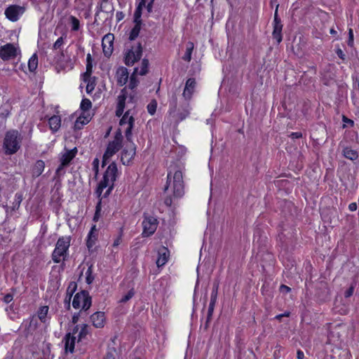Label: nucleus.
<instances>
[{"instance_id":"nucleus-17","label":"nucleus","mask_w":359,"mask_h":359,"mask_svg":"<svg viewBox=\"0 0 359 359\" xmlns=\"http://www.w3.org/2000/svg\"><path fill=\"white\" fill-rule=\"evenodd\" d=\"M117 167L115 163H111L106 170L104 176V178L109 179L111 180V184H114V182L116 179L117 175Z\"/></svg>"},{"instance_id":"nucleus-20","label":"nucleus","mask_w":359,"mask_h":359,"mask_svg":"<svg viewBox=\"0 0 359 359\" xmlns=\"http://www.w3.org/2000/svg\"><path fill=\"white\" fill-rule=\"evenodd\" d=\"M50 128L53 131L56 132L60 127L61 118L59 116L54 115L49 118L48 121Z\"/></svg>"},{"instance_id":"nucleus-13","label":"nucleus","mask_w":359,"mask_h":359,"mask_svg":"<svg viewBox=\"0 0 359 359\" xmlns=\"http://www.w3.org/2000/svg\"><path fill=\"white\" fill-rule=\"evenodd\" d=\"M196 82L195 79L189 78L187 79L186 84H185L184 91H183V96L186 99H188V100L191 99V97L194 93V89L196 87Z\"/></svg>"},{"instance_id":"nucleus-28","label":"nucleus","mask_w":359,"mask_h":359,"mask_svg":"<svg viewBox=\"0 0 359 359\" xmlns=\"http://www.w3.org/2000/svg\"><path fill=\"white\" fill-rule=\"evenodd\" d=\"M38 66V57L36 54L33 55L28 62V67L30 72L36 70Z\"/></svg>"},{"instance_id":"nucleus-53","label":"nucleus","mask_w":359,"mask_h":359,"mask_svg":"<svg viewBox=\"0 0 359 359\" xmlns=\"http://www.w3.org/2000/svg\"><path fill=\"white\" fill-rule=\"evenodd\" d=\"M131 116H129V111H126L125 114L123 116L121 119L120 120V125L123 126L125 124L128 125V118H130Z\"/></svg>"},{"instance_id":"nucleus-60","label":"nucleus","mask_w":359,"mask_h":359,"mask_svg":"<svg viewBox=\"0 0 359 359\" xmlns=\"http://www.w3.org/2000/svg\"><path fill=\"white\" fill-rule=\"evenodd\" d=\"M13 299V294H7L4 297V301L5 303H10Z\"/></svg>"},{"instance_id":"nucleus-18","label":"nucleus","mask_w":359,"mask_h":359,"mask_svg":"<svg viewBox=\"0 0 359 359\" xmlns=\"http://www.w3.org/2000/svg\"><path fill=\"white\" fill-rule=\"evenodd\" d=\"M283 25H273L272 37L275 39L278 44L283 40Z\"/></svg>"},{"instance_id":"nucleus-51","label":"nucleus","mask_w":359,"mask_h":359,"mask_svg":"<svg viewBox=\"0 0 359 359\" xmlns=\"http://www.w3.org/2000/svg\"><path fill=\"white\" fill-rule=\"evenodd\" d=\"M345 134L351 137L352 140L358 139V133L355 130L346 131Z\"/></svg>"},{"instance_id":"nucleus-1","label":"nucleus","mask_w":359,"mask_h":359,"mask_svg":"<svg viewBox=\"0 0 359 359\" xmlns=\"http://www.w3.org/2000/svg\"><path fill=\"white\" fill-rule=\"evenodd\" d=\"M184 165L177 163L170 166L166 184L163 189V202L168 207L175 205V201L184 195Z\"/></svg>"},{"instance_id":"nucleus-12","label":"nucleus","mask_w":359,"mask_h":359,"mask_svg":"<svg viewBox=\"0 0 359 359\" xmlns=\"http://www.w3.org/2000/svg\"><path fill=\"white\" fill-rule=\"evenodd\" d=\"M142 55V50H141V46L139 44V46L136 48L135 50H130L128 51L127 55L125 57V62L126 65H133L136 61L140 59Z\"/></svg>"},{"instance_id":"nucleus-46","label":"nucleus","mask_w":359,"mask_h":359,"mask_svg":"<svg viewBox=\"0 0 359 359\" xmlns=\"http://www.w3.org/2000/svg\"><path fill=\"white\" fill-rule=\"evenodd\" d=\"M218 287H219V285L215 283L213 285V287H212V292H211L210 301L216 302L217 297Z\"/></svg>"},{"instance_id":"nucleus-61","label":"nucleus","mask_w":359,"mask_h":359,"mask_svg":"<svg viewBox=\"0 0 359 359\" xmlns=\"http://www.w3.org/2000/svg\"><path fill=\"white\" fill-rule=\"evenodd\" d=\"M62 256V255H57V254L55 253V251H53V255H52L53 262L55 263H59L60 262V257Z\"/></svg>"},{"instance_id":"nucleus-23","label":"nucleus","mask_w":359,"mask_h":359,"mask_svg":"<svg viewBox=\"0 0 359 359\" xmlns=\"http://www.w3.org/2000/svg\"><path fill=\"white\" fill-rule=\"evenodd\" d=\"M342 153L344 157H358L357 150L352 147L343 146Z\"/></svg>"},{"instance_id":"nucleus-2","label":"nucleus","mask_w":359,"mask_h":359,"mask_svg":"<svg viewBox=\"0 0 359 359\" xmlns=\"http://www.w3.org/2000/svg\"><path fill=\"white\" fill-rule=\"evenodd\" d=\"M92 304L91 297L87 290H82L76 294L72 302L74 309H79L81 306L83 311H86Z\"/></svg>"},{"instance_id":"nucleus-26","label":"nucleus","mask_w":359,"mask_h":359,"mask_svg":"<svg viewBox=\"0 0 359 359\" xmlns=\"http://www.w3.org/2000/svg\"><path fill=\"white\" fill-rule=\"evenodd\" d=\"M135 22V26L132 29V30L130 33V36H129V39L130 41L135 40L137 37V36L139 35L140 29H141L142 22Z\"/></svg>"},{"instance_id":"nucleus-45","label":"nucleus","mask_w":359,"mask_h":359,"mask_svg":"<svg viewBox=\"0 0 359 359\" xmlns=\"http://www.w3.org/2000/svg\"><path fill=\"white\" fill-rule=\"evenodd\" d=\"M278 6H279L278 4H276V11H275V13H274L273 25H283L281 20L278 17Z\"/></svg>"},{"instance_id":"nucleus-6","label":"nucleus","mask_w":359,"mask_h":359,"mask_svg":"<svg viewBox=\"0 0 359 359\" xmlns=\"http://www.w3.org/2000/svg\"><path fill=\"white\" fill-rule=\"evenodd\" d=\"M155 0H141L134 13V22H141L142 8L145 6L149 13L151 12Z\"/></svg>"},{"instance_id":"nucleus-32","label":"nucleus","mask_w":359,"mask_h":359,"mask_svg":"<svg viewBox=\"0 0 359 359\" xmlns=\"http://www.w3.org/2000/svg\"><path fill=\"white\" fill-rule=\"evenodd\" d=\"M128 98L126 90L124 88L121 90V94L118 97V106L125 108L126 101Z\"/></svg>"},{"instance_id":"nucleus-7","label":"nucleus","mask_w":359,"mask_h":359,"mask_svg":"<svg viewBox=\"0 0 359 359\" xmlns=\"http://www.w3.org/2000/svg\"><path fill=\"white\" fill-rule=\"evenodd\" d=\"M17 49L12 43H7L0 47V57L8 60L16 56Z\"/></svg>"},{"instance_id":"nucleus-25","label":"nucleus","mask_w":359,"mask_h":359,"mask_svg":"<svg viewBox=\"0 0 359 359\" xmlns=\"http://www.w3.org/2000/svg\"><path fill=\"white\" fill-rule=\"evenodd\" d=\"M89 122V118L88 116H80L78 117L74 123V129L80 130L82 127Z\"/></svg>"},{"instance_id":"nucleus-43","label":"nucleus","mask_w":359,"mask_h":359,"mask_svg":"<svg viewBox=\"0 0 359 359\" xmlns=\"http://www.w3.org/2000/svg\"><path fill=\"white\" fill-rule=\"evenodd\" d=\"M72 29L74 31H77L79 29V20L74 16H71Z\"/></svg>"},{"instance_id":"nucleus-37","label":"nucleus","mask_w":359,"mask_h":359,"mask_svg":"<svg viewBox=\"0 0 359 359\" xmlns=\"http://www.w3.org/2000/svg\"><path fill=\"white\" fill-rule=\"evenodd\" d=\"M94 279H95V277L93 275V266L90 265L86 271V283L90 285L93 282Z\"/></svg>"},{"instance_id":"nucleus-39","label":"nucleus","mask_w":359,"mask_h":359,"mask_svg":"<svg viewBox=\"0 0 359 359\" xmlns=\"http://www.w3.org/2000/svg\"><path fill=\"white\" fill-rule=\"evenodd\" d=\"M96 241V238L95 235H92V232H89L88 236V239L86 242V245L88 248L90 250L95 245Z\"/></svg>"},{"instance_id":"nucleus-29","label":"nucleus","mask_w":359,"mask_h":359,"mask_svg":"<svg viewBox=\"0 0 359 359\" xmlns=\"http://www.w3.org/2000/svg\"><path fill=\"white\" fill-rule=\"evenodd\" d=\"M171 152H174L177 157H183L187 154V149L183 146L172 147Z\"/></svg>"},{"instance_id":"nucleus-36","label":"nucleus","mask_w":359,"mask_h":359,"mask_svg":"<svg viewBox=\"0 0 359 359\" xmlns=\"http://www.w3.org/2000/svg\"><path fill=\"white\" fill-rule=\"evenodd\" d=\"M77 287V284L75 282H71L67 287V293L69 294V302L71 300V298L76 291Z\"/></svg>"},{"instance_id":"nucleus-10","label":"nucleus","mask_w":359,"mask_h":359,"mask_svg":"<svg viewBox=\"0 0 359 359\" xmlns=\"http://www.w3.org/2000/svg\"><path fill=\"white\" fill-rule=\"evenodd\" d=\"M79 331V326L76 325L73 330L72 333H67L65 337V346L66 351H69L70 353H73L74 350L76 337L73 336L76 334Z\"/></svg>"},{"instance_id":"nucleus-40","label":"nucleus","mask_w":359,"mask_h":359,"mask_svg":"<svg viewBox=\"0 0 359 359\" xmlns=\"http://www.w3.org/2000/svg\"><path fill=\"white\" fill-rule=\"evenodd\" d=\"M92 107V103L88 99H83L81 103V109L83 111H87Z\"/></svg>"},{"instance_id":"nucleus-59","label":"nucleus","mask_w":359,"mask_h":359,"mask_svg":"<svg viewBox=\"0 0 359 359\" xmlns=\"http://www.w3.org/2000/svg\"><path fill=\"white\" fill-rule=\"evenodd\" d=\"M215 303H216V302H212V301H210V302L209 307H208V316H212V314Z\"/></svg>"},{"instance_id":"nucleus-38","label":"nucleus","mask_w":359,"mask_h":359,"mask_svg":"<svg viewBox=\"0 0 359 359\" xmlns=\"http://www.w3.org/2000/svg\"><path fill=\"white\" fill-rule=\"evenodd\" d=\"M65 152L62 157H75L78 152L76 147H74L73 149H67L65 147Z\"/></svg>"},{"instance_id":"nucleus-52","label":"nucleus","mask_w":359,"mask_h":359,"mask_svg":"<svg viewBox=\"0 0 359 359\" xmlns=\"http://www.w3.org/2000/svg\"><path fill=\"white\" fill-rule=\"evenodd\" d=\"M288 137L292 140L300 139L303 137V134L302 132H292Z\"/></svg>"},{"instance_id":"nucleus-63","label":"nucleus","mask_w":359,"mask_h":359,"mask_svg":"<svg viewBox=\"0 0 359 359\" xmlns=\"http://www.w3.org/2000/svg\"><path fill=\"white\" fill-rule=\"evenodd\" d=\"M280 290L283 293H287L290 291V288L285 285H281L280 287Z\"/></svg>"},{"instance_id":"nucleus-15","label":"nucleus","mask_w":359,"mask_h":359,"mask_svg":"<svg viewBox=\"0 0 359 359\" xmlns=\"http://www.w3.org/2000/svg\"><path fill=\"white\" fill-rule=\"evenodd\" d=\"M170 257V251L169 250L162 246L158 248V267L161 266L165 265Z\"/></svg>"},{"instance_id":"nucleus-58","label":"nucleus","mask_w":359,"mask_h":359,"mask_svg":"<svg viewBox=\"0 0 359 359\" xmlns=\"http://www.w3.org/2000/svg\"><path fill=\"white\" fill-rule=\"evenodd\" d=\"M92 68H93L92 64L86 65V72L84 74V77L90 76V74H92Z\"/></svg>"},{"instance_id":"nucleus-9","label":"nucleus","mask_w":359,"mask_h":359,"mask_svg":"<svg viewBox=\"0 0 359 359\" xmlns=\"http://www.w3.org/2000/svg\"><path fill=\"white\" fill-rule=\"evenodd\" d=\"M70 245V237H61L56 243L54 250L55 253L57 255H65Z\"/></svg>"},{"instance_id":"nucleus-47","label":"nucleus","mask_w":359,"mask_h":359,"mask_svg":"<svg viewBox=\"0 0 359 359\" xmlns=\"http://www.w3.org/2000/svg\"><path fill=\"white\" fill-rule=\"evenodd\" d=\"M134 291L133 290H130V291H128V292L124 295L120 300V302L121 303H126L127 302L128 300H130L133 296H134Z\"/></svg>"},{"instance_id":"nucleus-21","label":"nucleus","mask_w":359,"mask_h":359,"mask_svg":"<svg viewBox=\"0 0 359 359\" xmlns=\"http://www.w3.org/2000/svg\"><path fill=\"white\" fill-rule=\"evenodd\" d=\"M44 168L45 163L41 160L37 161L32 168L33 177H39L43 171Z\"/></svg>"},{"instance_id":"nucleus-49","label":"nucleus","mask_w":359,"mask_h":359,"mask_svg":"<svg viewBox=\"0 0 359 359\" xmlns=\"http://www.w3.org/2000/svg\"><path fill=\"white\" fill-rule=\"evenodd\" d=\"M149 65V61L147 60H143L142 62V67L140 71V74L144 75L147 72V67Z\"/></svg>"},{"instance_id":"nucleus-22","label":"nucleus","mask_w":359,"mask_h":359,"mask_svg":"<svg viewBox=\"0 0 359 359\" xmlns=\"http://www.w3.org/2000/svg\"><path fill=\"white\" fill-rule=\"evenodd\" d=\"M72 159V158H62L60 165L57 168L55 172V175L57 177H59L65 174V171L64 170V169L69 165Z\"/></svg>"},{"instance_id":"nucleus-16","label":"nucleus","mask_w":359,"mask_h":359,"mask_svg":"<svg viewBox=\"0 0 359 359\" xmlns=\"http://www.w3.org/2000/svg\"><path fill=\"white\" fill-rule=\"evenodd\" d=\"M117 83L122 86L126 83L128 79V69L125 67H119L116 71Z\"/></svg>"},{"instance_id":"nucleus-56","label":"nucleus","mask_w":359,"mask_h":359,"mask_svg":"<svg viewBox=\"0 0 359 359\" xmlns=\"http://www.w3.org/2000/svg\"><path fill=\"white\" fill-rule=\"evenodd\" d=\"M354 292V287L351 285L345 292H344V297L346 298H348L351 296L353 295Z\"/></svg>"},{"instance_id":"nucleus-5","label":"nucleus","mask_w":359,"mask_h":359,"mask_svg":"<svg viewBox=\"0 0 359 359\" xmlns=\"http://www.w3.org/2000/svg\"><path fill=\"white\" fill-rule=\"evenodd\" d=\"M143 232L142 236L147 237L152 235L157 228V219L145 215L144 219L142 222Z\"/></svg>"},{"instance_id":"nucleus-27","label":"nucleus","mask_w":359,"mask_h":359,"mask_svg":"<svg viewBox=\"0 0 359 359\" xmlns=\"http://www.w3.org/2000/svg\"><path fill=\"white\" fill-rule=\"evenodd\" d=\"M123 153L126 156H130V157L135 156L136 153L134 144L132 142L127 144L126 148L123 150Z\"/></svg>"},{"instance_id":"nucleus-4","label":"nucleus","mask_w":359,"mask_h":359,"mask_svg":"<svg viewBox=\"0 0 359 359\" xmlns=\"http://www.w3.org/2000/svg\"><path fill=\"white\" fill-rule=\"evenodd\" d=\"M122 133L120 130L116 132L114 139L108 144L106 151L102 157H110L114 155L122 147Z\"/></svg>"},{"instance_id":"nucleus-35","label":"nucleus","mask_w":359,"mask_h":359,"mask_svg":"<svg viewBox=\"0 0 359 359\" xmlns=\"http://www.w3.org/2000/svg\"><path fill=\"white\" fill-rule=\"evenodd\" d=\"M134 121L135 120L133 116L128 118V126L126 130V137L128 140H130V136L131 135V130L133 128Z\"/></svg>"},{"instance_id":"nucleus-64","label":"nucleus","mask_w":359,"mask_h":359,"mask_svg":"<svg viewBox=\"0 0 359 359\" xmlns=\"http://www.w3.org/2000/svg\"><path fill=\"white\" fill-rule=\"evenodd\" d=\"M357 203H351L348 205V210L351 212L355 211L357 210Z\"/></svg>"},{"instance_id":"nucleus-48","label":"nucleus","mask_w":359,"mask_h":359,"mask_svg":"<svg viewBox=\"0 0 359 359\" xmlns=\"http://www.w3.org/2000/svg\"><path fill=\"white\" fill-rule=\"evenodd\" d=\"M335 53L337 54V55L342 60V61H345L346 59V54L344 53V52L342 50V49L339 47V46H337L335 49Z\"/></svg>"},{"instance_id":"nucleus-57","label":"nucleus","mask_w":359,"mask_h":359,"mask_svg":"<svg viewBox=\"0 0 359 359\" xmlns=\"http://www.w3.org/2000/svg\"><path fill=\"white\" fill-rule=\"evenodd\" d=\"M100 201L99 202V203L96 205V210H95V215H94V218L93 219L95 221H97L100 217Z\"/></svg>"},{"instance_id":"nucleus-31","label":"nucleus","mask_w":359,"mask_h":359,"mask_svg":"<svg viewBox=\"0 0 359 359\" xmlns=\"http://www.w3.org/2000/svg\"><path fill=\"white\" fill-rule=\"evenodd\" d=\"M88 325L83 324L78 335V342L83 339H86V336L89 334Z\"/></svg>"},{"instance_id":"nucleus-55","label":"nucleus","mask_w":359,"mask_h":359,"mask_svg":"<svg viewBox=\"0 0 359 359\" xmlns=\"http://www.w3.org/2000/svg\"><path fill=\"white\" fill-rule=\"evenodd\" d=\"M137 81L136 80L134 75H132L130 79V83L128 85L129 88L131 90L134 89L137 86Z\"/></svg>"},{"instance_id":"nucleus-41","label":"nucleus","mask_w":359,"mask_h":359,"mask_svg":"<svg viewBox=\"0 0 359 359\" xmlns=\"http://www.w3.org/2000/svg\"><path fill=\"white\" fill-rule=\"evenodd\" d=\"M157 107V102L155 100H152L147 106L148 111L150 114L153 115L155 114Z\"/></svg>"},{"instance_id":"nucleus-33","label":"nucleus","mask_w":359,"mask_h":359,"mask_svg":"<svg viewBox=\"0 0 359 359\" xmlns=\"http://www.w3.org/2000/svg\"><path fill=\"white\" fill-rule=\"evenodd\" d=\"M22 201V195L21 194L17 193L15 196V201L13 203L12 210H18L20 205Z\"/></svg>"},{"instance_id":"nucleus-50","label":"nucleus","mask_w":359,"mask_h":359,"mask_svg":"<svg viewBox=\"0 0 359 359\" xmlns=\"http://www.w3.org/2000/svg\"><path fill=\"white\" fill-rule=\"evenodd\" d=\"M189 115V112L187 111L178 112L177 114V121L180 122L183 121L187 118V116Z\"/></svg>"},{"instance_id":"nucleus-11","label":"nucleus","mask_w":359,"mask_h":359,"mask_svg":"<svg viewBox=\"0 0 359 359\" xmlns=\"http://www.w3.org/2000/svg\"><path fill=\"white\" fill-rule=\"evenodd\" d=\"M24 12V8L20 6H11L5 11V15L8 19L15 22L17 21L20 14Z\"/></svg>"},{"instance_id":"nucleus-34","label":"nucleus","mask_w":359,"mask_h":359,"mask_svg":"<svg viewBox=\"0 0 359 359\" xmlns=\"http://www.w3.org/2000/svg\"><path fill=\"white\" fill-rule=\"evenodd\" d=\"M48 311V307L45 306L40 308L38 312V317L41 322H45L46 317Z\"/></svg>"},{"instance_id":"nucleus-30","label":"nucleus","mask_w":359,"mask_h":359,"mask_svg":"<svg viewBox=\"0 0 359 359\" xmlns=\"http://www.w3.org/2000/svg\"><path fill=\"white\" fill-rule=\"evenodd\" d=\"M341 120L343 122L341 128L343 129L346 128H353L355 125V122L353 120L348 118L346 115L343 114L341 116Z\"/></svg>"},{"instance_id":"nucleus-3","label":"nucleus","mask_w":359,"mask_h":359,"mask_svg":"<svg viewBox=\"0 0 359 359\" xmlns=\"http://www.w3.org/2000/svg\"><path fill=\"white\" fill-rule=\"evenodd\" d=\"M4 147L6 154L11 155L19 149V140L18 131L13 130L6 133L4 139Z\"/></svg>"},{"instance_id":"nucleus-44","label":"nucleus","mask_w":359,"mask_h":359,"mask_svg":"<svg viewBox=\"0 0 359 359\" xmlns=\"http://www.w3.org/2000/svg\"><path fill=\"white\" fill-rule=\"evenodd\" d=\"M348 37L347 41V45L349 47H353L354 45V35H353V31L351 28L348 29Z\"/></svg>"},{"instance_id":"nucleus-62","label":"nucleus","mask_w":359,"mask_h":359,"mask_svg":"<svg viewBox=\"0 0 359 359\" xmlns=\"http://www.w3.org/2000/svg\"><path fill=\"white\" fill-rule=\"evenodd\" d=\"M93 169L95 170L96 174L98 172V166H99V159L95 158L93 163Z\"/></svg>"},{"instance_id":"nucleus-42","label":"nucleus","mask_w":359,"mask_h":359,"mask_svg":"<svg viewBox=\"0 0 359 359\" xmlns=\"http://www.w3.org/2000/svg\"><path fill=\"white\" fill-rule=\"evenodd\" d=\"M116 351L114 348H109L103 359H116Z\"/></svg>"},{"instance_id":"nucleus-8","label":"nucleus","mask_w":359,"mask_h":359,"mask_svg":"<svg viewBox=\"0 0 359 359\" xmlns=\"http://www.w3.org/2000/svg\"><path fill=\"white\" fill-rule=\"evenodd\" d=\"M114 36L113 34L104 35L102 41L103 53L106 57H109L113 52Z\"/></svg>"},{"instance_id":"nucleus-24","label":"nucleus","mask_w":359,"mask_h":359,"mask_svg":"<svg viewBox=\"0 0 359 359\" xmlns=\"http://www.w3.org/2000/svg\"><path fill=\"white\" fill-rule=\"evenodd\" d=\"M109 182H111V180L109 179L104 178V176H103L102 180L100 182L96 189V194L98 196H100L104 189L111 185L109 184Z\"/></svg>"},{"instance_id":"nucleus-54","label":"nucleus","mask_w":359,"mask_h":359,"mask_svg":"<svg viewBox=\"0 0 359 359\" xmlns=\"http://www.w3.org/2000/svg\"><path fill=\"white\" fill-rule=\"evenodd\" d=\"M63 43H64L63 37L61 36V37L58 38L57 39V41L53 44V49L57 50V49L60 48L62 46V45L63 44Z\"/></svg>"},{"instance_id":"nucleus-14","label":"nucleus","mask_w":359,"mask_h":359,"mask_svg":"<svg viewBox=\"0 0 359 359\" xmlns=\"http://www.w3.org/2000/svg\"><path fill=\"white\" fill-rule=\"evenodd\" d=\"M90 320L95 327H104L105 322L104 313L101 311L95 312L91 315Z\"/></svg>"},{"instance_id":"nucleus-19","label":"nucleus","mask_w":359,"mask_h":359,"mask_svg":"<svg viewBox=\"0 0 359 359\" xmlns=\"http://www.w3.org/2000/svg\"><path fill=\"white\" fill-rule=\"evenodd\" d=\"M194 48V43L191 41H188L186 44V51L184 55L182 57V59L187 62H189L191 60L192 53Z\"/></svg>"}]
</instances>
